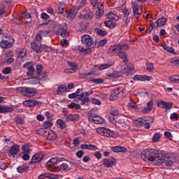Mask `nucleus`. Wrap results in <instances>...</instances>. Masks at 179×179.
<instances>
[{"mask_svg": "<svg viewBox=\"0 0 179 179\" xmlns=\"http://www.w3.org/2000/svg\"><path fill=\"white\" fill-rule=\"evenodd\" d=\"M126 67H124V71L127 73H131L132 71H134V64L127 62L124 63Z\"/></svg>", "mask_w": 179, "mask_h": 179, "instance_id": "obj_25", "label": "nucleus"}, {"mask_svg": "<svg viewBox=\"0 0 179 179\" xmlns=\"http://www.w3.org/2000/svg\"><path fill=\"white\" fill-rule=\"evenodd\" d=\"M120 48H121V44L115 45L112 46L109 49V51H110V52H119L120 51Z\"/></svg>", "mask_w": 179, "mask_h": 179, "instance_id": "obj_38", "label": "nucleus"}, {"mask_svg": "<svg viewBox=\"0 0 179 179\" xmlns=\"http://www.w3.org/2000/svg\"><path fill=\"white\" fill-rule=\"evenodd\" d=\"M103 4H98V10H96L95 15L96 19H100L103 16V13H104V10H103Z\"/></svg>", "mask_w": 179, "mask_h": 179, "instance_id": "obj_23", "label": "nucleus"}, {"mask_svg": "<svg viewBox=\"0 0 179 179\" xmlns=\"http://www.w3.org/2000/svg\"><path fill=\"white\" fill-rule=\"evenodd\" d=\"M162 159L164 160L163 163H165L167 167H171V166L173 164V157H171V155H170L169 153H166V152L164 151Z\"/></svg>", "mask_w": 179, "mask_h": 179, "instance_id": "obj_9", "label": "nucleus"}, {"mask_svg": "<svg viewBox=\"0 0 179 179\" xmlns=\"http://www.w3.org/2000/svg\"><path fill=\"white\" fill-rule=\"evenodd\" d=\"M22 153H30V148L27 145H23L22 147Z\"/></svg>", "mask_w": 179, "mask_h": 179, "instance_id": "obj_55", "label": "nucleus"}, {"mask_svg": "<svg viewBox=\"0 0 179 179\" xmlns=\"http://www.w3.org/2000/svg\"><path fill=\"white\" fill-rule=\"evenodd\" d=\"M89 117V121H91V122H93V124H103L104 122V120L103 117L94 114V115H90Z\"/></svg>", "mask_w": 179, "mask_h": 179, "instance_id": "obj_13", "label": "nucleus"}, {"mask_svg": "<svg viewBox=\"0 0 179 179\" xmlns=\"http://www.w3.org/2000/svg\"><path fill=\"white\" fill-rule=\"evenodd\" d=\"M62 171H66L69 169V162L62 159L60 166L58 167Z\"/></svg>", "mask_w": 179, "mask_h": 179, "instance_id": "obj_20", "label": "nucleus"}, {"mask_svg": "<svg viewBox=\"0 0 179 179\" xmlns=\"http://www.w3.org/2000/svg\"><path fill=\"white\" fill-rule=\"evenodd\" d=\"M43 67L41 64L36 65V72L38 76H40L41 72H43Z\"/></svg>", "mask_w": 179, "mask_h": 179, "instance_id": "obj_51", "label": "nucleus"}, {"mask_svg": "<svg viewBox=\"0 0 179 179\" xmlns=\"http://www.w3.org/2000/svg\"><path fill=\"white\" fill-rule=\"evenodd\" d=\"M170 118L172 121H178L179 115L177 113H173L171 114Z\"/></svg>", "mask_w": 179, "mask_h": 179, "instance_id": "obj_53", "label": "nucleus"}, {"mask_svg": "<svg viewBox=\"0 0 179 179\" xmlns=\"http://www.w3.org/2000/svg\"><path fill=\"white\" fill-rule=\"evenodd\" d=\"M173 107V102H165V108L166 110H170Z\"/></svg>", "mask_w": 179, "mask_h": 179, "instance_id": "obj_63", "label": "nucleus"}, {"mask_svg": "<svg viewBox=\"0 0 179 179\" xmlns=\"http://www.w3.org/2000/svg\"><path fill=\"white\" fill-rule=\"evenodd\" d=\"M92 82H93V83H104V80L103 78H96V79H92Z\"/></svg>", "mask_w": 179, "mask_h": 179, "instance_id": "obj_61", "label": "nucleus"}, {"mask_svg": "<svg viewBox=\"0 0 179 179\" xmlns=\"http://www.w3.org/2000/svg\"><path fill=\"white\" fill-rule=\"evenodd\" d=\"M66 90V86L64 87V85H62V86L59 87L57 88V94H62V93H64Z\"/></svg>", "mask_w": 179, "mask_h": 179, "instance_id": "obj_49", "label": "nucleus"}, {"mask_svg": "<svg viewBox=\"0 0 179 179\" xmlns=\"http://www.w3.org/2000/svg\"><path fill=\"white\" fill-rule=\"evenodd\" d=\"M131 8L133 9V15L136 17V19H139V16L142 15V9L138 8V3L135 2H131Z\"/></svg>", "mask_w": 179, "mask_h": 179, "instance_id": "obj_12", "label": "nucleus"}, {"mask_svg": "<svg viewBox=\"0 0 179 179\" xmlns=\"http://www.w3.org/2000/svg\"><path fill=\"white\" fill-rule=\"evenodd\" d=\"M40 101H24V106H26L27 107H34V106H37Z\"/></svg>", "mask_w": 179, "mask_h": 179, "instance_id": "obj_28", "label": "nucleus"}, {"mask_svg": "<svg viewBox=\"0 0 179 179\" xmlns=\"http://www.w3.org/2000/svg\"><path fill=\"white\" fill-rule=\"evenodd\" d=\"M62 160H64V158L58 159V157H52L45 164V167L49 171H55L54 167H55L58 163H61Z\"/></svg>", "mask_w": 179, "mask_h": 179, "instance_id": "obj_4", "label": "nucleus"}, {"mask_svg": "<svg viewBox=\"0 0 179 179\" xmlns=\"http://www.w3.org/2000/svg\"><path fill=\"white\" fill-rule=\"evenodd\" d=\"M144 123H145V120L142 118H138L136 120H134V124L136 127H143Z\"/></svg>", "mask_w": 179, "mask_h": 179, "instance_id": "obj_36", "label": "nucleus"}, {"mask_svg": "<svg viewBox=\"0 0 179 179\" xmlns=\"http://www.w3.org/2000/svg\"><path fill=\"white\" fill-rule=\"evenodd\" d=\"M112 152L115 153H118L120 152H127V148L122 146H113L111 147Z\"/></svg>", "mask_w": 179, "mask_h": 179, "instance_id": "obj_26", "label": "nucleus"}, {"mask_svg": "<svg viewBox=\"0 0 179 179\" xmlns=\"http://www.w3.org/2000/svg\"><path fill=\"white\" fill-rule=\"evenodd\" d=\"M160 139V134L156 133L152 136V142H157Z\"/></svg>", "mask_w": 179, "mask_h": 179, "instance_id": "obj_58", "label": "nucleus"}, {"mask_svg": "<svg viewBox=\"0 0 179 179\" xmlns=\"http://www.w3.org/2000/svg\"><path fill=\"white\" fill-rule=\"evenodd\" d=\"M103 166L106 167L110 168L113 167V166H115V163H117V160L115 159L114 157H112L111 159H103Z\"/></svg>", "mask_w": 179, "mask_h": 179, "instance_id": "obj_17", "label": "nucleus"}, {"mask_svg": "<svg viewBox=\"0 0 179 179\" xmlns=\"http://www.w3.org/2000/svg\"><path fill=\"white\" fill-rule=\"evenodd\" d=\"M109 121L111 122L115 127H116L117 121L115 120V116L110 115L109 116Z\"/></svg>", "mask_w": 179, "mask_h": 179, "instance_id": "obj_57", "label": "nucleus"}, {"mask_svg": "<svg viewBox=\"0 0 179 179\" xmlns=\"http://www.w3.org/2000/svg\"><path fill=\"white\" fill-rule=\"evenodd\" d=\"M78 8H72L68 13V17L73 19L75 16L78 14Z\"/></svg>", "mask_w": 179, "mask_h": 179, "instance_id": "obj_34", "label": "nucleus"}, {"mask_svg": "<svg viewBox=\"0 0 179 179\" xmlns=\"http://www.w3.org/2000/svg\"><path fill=\"white\" fill-rule=\"evenodd\" d=\"M50 30H41L38 31L36 34L35 38L36 41L42 42L43 41V37H47L48 34H50Z\"/></svg>", "mask_w": 179, "mask_h": 179, "instance_id": "obj_11", "label": "nucleus"}, {"mask_svg": "<svg viewBox=\"0 0 179 179\" xmlns=\"http://www.w3.org/2000/svg\"><path fill=\"white\" fill-rule=\"evenodd\" d=\"M105 24L106 27H109V29H114L115 27V23L112 20L106 21Z\"/></svg>", "mask_w": 179, "mask_h": 179, "instance_id": "obj_43", "label": "nucleus"}, {"mask_svg": "<svg viewBox=\"0 0 179 179\" xmlns=\"http://www.w3.org/2000/svg\"><path fill=\"white\" fill-rule=\"evenodd\" d=\"M164 155V151L156 150L155 149H146L141 152V159L144 162H153L155 166H160L163 164V155Z\"/></svg>", "mask_w": 179, "mask_h": 179, "instance_id": "obj_1", "label": "nucleus"}, {"mask_svg": "<svg viewBox=\"0 0 179 179\" xmlns=\"http://www.w3.org/2000/svg\"><path fill=\"white\" fill-rule=\"evenodd\" d=\"M67 107H69V108H71V109H73V108H76V110L80 109V105L75 102H71L70 104L67 106Z\"/></svg>", "mask_w": 179, "mask_h": 179, "instance_id": "obj_40", "label": "nucleus"}, {"mask_svg": "<svg viewBox=\"0 0 179 179\" xmlns=\"http://www.w3.org/2000/svg\"><path fill=\"white\" fill-rule=\"evenodd\" d=\"M57 124L59 125L61 129H65V128H66V123H65V122L61 119H58L57 120Z\"/></svg>", "mask_w": 179, "mask_h": 179, "instance_id": "obj_39", "label": "nucleus"}, {"mask_svg": "<svg viewBox=\"0 0 179 179\" xmlns=\"http://www.w3.org/2000/svg\"><path fill=\"white\" fill-rule=\"evenodd\" d=\"M81 43L85 44L86 47H94V41L90 35L85 34L84 36H81Z\"/></svg>", "mask_w": 179, "mask_h": 179, "instance_id": "obj_5", "label": "nucleus"}, {"mask_svg": "<svg viewBox=\"0 0 179 179\" xmlns=\"http://www.w3.org/2000/svg\"><path fill=\"white\" fill-rule=\"evenodd\" d=\"M129 49V45L124 43L123 45L120 44V51H127V50Z\"/></svg>", "mask_w": 179, "mask_h": 179, "instance_id": "obj_56", "label": "nucleus"}, {"mask_svg": "<svg viewBox=\"0 0 179 179\" xmlns=\"http://www.w3.org/2000/svg\"><path fill=\"white\" fill-rule=\"evenodd\" d=\"M156 24H151V26L152 27H159L160 26H164V24H166V23H167V18H166L165 17H162L161 18H159L156 22H155Z\"/></svg>", "mask_w": 179, "mask_h": 179, "instance_id": "obj_19", "label": "nucleus"}, {"mask_svg": "<svg viewBox=\"0 0 179 179\" xmlns=\"http://www.w3.org/2000/svg\"><path fill=\"white\" fill-rule=\"evenodd\" d=\"M106 75L108 78H112L113 79H117V78H120V72L115 71H107Z\"/></svg>", "mask_w": 179, "mask_h": 179, "instance_id": "obj_21", "label": "nucleus"}, {"mask_svg": "<svg viewBox=\"0 0 179 179\" xmlns=\"http://www.w3.org/2000/svg\"><path fill=\"white\" fill-rule=\"evenodd\" d=\"M94 31L98 36H107V31L100 28H95Z\"/></svg>", "mask_w": 179, "mask_h": 179, "instance_id": "obj_33", "label": "nucleus"}, {"mask_svg": "<svg viewBox=\"0 0 179 179\" xmlns=\"http://www.w3.org/2000/svg\"><path fill=\"white\" fill-rule=\"evenodd\" d=\"M119 57L122 60L123 64L128 62V55L125 52L120 51L118 52Z\"/></svg>", "mask_w": 179, "mask_h": 179, "instance_id": "obj_27", "label": "nucleus"}, {"mask_svg": "<svg viewBox=\"0 0 179 179\" xmlns=\"http://www.w3.org/2000/svg\"><path fill=\"white\" fill-rule=\"evenodd\" d=\"M43 159H44V153L38 152L32 156L29 164H37V163H40Z\"/></svg>", "mask_w": 179, "mask_h": 179, "instance_id": "obj_8", "label": "nucleus"}, {"mask_svg": "<svg viewBox=\"0 0 179 179\" xmlns=\"http://www.w3.org/2000/svg\"><path fill=\"white\" fill-rule=\"evenodd\" d=\"M106 17L110 20H118V16L111 11L107 14Z\"/></svg>", "mask_w": 179, "mask_h": 179, "instance_id": "obj_35", "label": "nucleus"}, {"mask_svg": "<svg viewBox=\"0 0 179 179\" xmlns=\"http://www.w3.org/2000/svg\"><path fill=\"white\" fill-rule=\"evenodd\" d=\"M41 17L43 20H48L50 19V15H48V14H47L46 13H42L41 14Z\"/></svg>", "mask_w": 179, "mask_h": 179, "instance_id": "obj_60", "label": "nucleus"}, {"mask_svg": "<svg viewBox=\"0 0 179 179\" xmlns=\"http://www.w3.org/2000/svg\"><path fill=\"white\" fill-rule=\"evenodd\" d=\"M5 39H2L0 41V47L4 50H8V48H12L13 44H15V39L10 36H5Z\"/></svg>", "mask_w": 179, "mask_h": 179, "instance_id": "obj_2", "label": "nucleus"}, {"mask_svg": "<svg viewBox=\"0 0 179 179\" xmlns=\"http://www.w3.org/2000/svg\"><path fill=\"white\" fill-rule=\"evenodd\" d=\"M41 50V52H43V51H45V52H50V51H52V48L47 45L42 44Z\"/></svg>", "mask_w": 179, "mask_h": 179, "instance_id": "obj_41", "label": "nucleus"}, {"mask_svg": "<svg viewBox=\"0 0 179 179\" xmlns=\"http://www.w3.org/2000/svg\"><path fill=\"white\" fill-rule=\"evenodd\" d=\"M24 68H27L28 69V71L27 72V75L28 76H34V72L36 70L34 69V67L33 66L30 65V62H27L23 65Z\"/></svg>", "mask_w": 179, "mask_h": 179, "instance_id": "obj_18", "label": "nucleus"}, {"mask_svg": "<svg viewBox=\"0 0 179 179\" xmlns=\"http://www.w3.org/2000/svg\"><path fill=\"white\" fill-rule=\"evenodd\" d=\"M107 44V39H102L99 41L98 47H104Z\"/></svg>", "mask_w": 179, "mask_h": 179, "instance_id": "obj_62", "label": "nucleus"}, {"mask_svg": "<svg viewBox=\"0 0 179 179\" xmlns=\"http://www.w3.org/2000/svg\"><path fill=\"white\" fill-rule=\"evenodd\" d=\"M58 34H60L62 37H68V34H66V29L64 28H60L57 31Z\"/></svg>", "mask_w": 179, "mask_h": 179, "instance_id": "obj_44", "label": "nucleus"}, {"mask_svg": "<svg viewBox=\"0 0 179 179\" xmlns=\"http://www.w3.org/2000/svg\"><path fill=\"white\" fill-rule=\"evenodd\" d=\"M42 42H38L36 41V38L34 42L31 43V48L35 52H37V54H41V47L43 44H41Z\"/></svg>", "mask_w": 179, "mask_h": 179, "instance_id": "obj_14", "label": "nucleus"}, {"mask_svg": "<svg viewBox=\"0 0 179 179\" xmlns=\"http://www.w3.org/2000/svg\"><path fill=\"white\" fill-rule=\"evenodd\" d=\"M67 64L71 69V73H75L76 72V69H78V64H76V63L72 62H67Z\"/></svg>", "mask_w": 179, "mask_h": 179, "instance_id": "obj_30", "label": "nucleus"}, {"mask_svg": "<svg viewBox=\"0 0 179 179\" xmlns=\"http://www.w3.org/2000/svg\"><path fill=\"white\" fill-rule=\"evenodd\" d=\"M120 12L124 14L126 19H128V17L129 16V10L125 7V5H122L120 7Z\"/></svg>", "mask_w": 179, "mask_h": 179, "instance_id": "obj_31", "label": "nucleus"}, {"mask_svg": "<svg viewBox=\"0 0 179 179\" xmlns=\"http://www.w3.org/2000/svg\"><path fill=\"white\" fill-rule=\"evenodd\" d=\"M91 75H96V73H94L93 71L81 73L80 74V78H81V79H87V78H89V76H91Z\"/></svg>", "mask_w": 179, "mask_h": 179, "instance_id": "obj_42", "label": "nucleus"}, {"mask_svg": "<svg viewBox=\"0 0 179 179\" xmlns=\"http://www.w3.org/2000/svg\"><path fill=\"white\" fill-rule=\"evenodd\" d=\"M93 16H94L93 12L89 11L86 15H83V17L85 20H90V19H93Z\"/></svg>", "mask_w": 179, "mask_h": 179, "instance_id": "obj_45", "label": "nucleus"}, {"mask_svg": "<svg viewBox=\"0 0 179 179\" xmlns=\"http://www.w3.org/2000/svg\"><path fill=\"white\" fill-rule=\"evenodd\" d=\"M124 90H125L122 87H117L115 89L112 90L110 91V96L109 99L111 101H114V100L117 99V96H118L120 93H124Z\"/></svg>", "mask_w": 179, "mask_h": 179, "instance_id": "obj_6", "label": "nucleus"}, {"mask_svg": "<svg viewBox=\"0 0 179 179\" xmlns=\"http://www.w3.org/2000/svg\"><path fill=\"white\" fill-rule=\"evenodd\" d=\"M20 147L19 145L15 144L10 148V154L11 156H15V155H17V152H19Z\"/></svg>", "mask_w": 179, "mask_h": 179, "instance_id": "obj_22", "label": "nucleus"}, {"mask_svg": "<svg viewBox=\"0 0 179 179\" xmlns=\"http://www.w3.org/2000/svg\"><path fill=\"white\" fill-rule=\"evenodd\" d=\"M56 12L59 15H64V12H65V4L60 3L56 9Z\"/></svg>", "mask_w": 179, "mask_h": 179, "instance_id": "obj_29", "label": "nucleus"}, {"mask_svg": "<svg viewBox=\"0 0 179 179\" xmlns=\"http://www.w3.org/2000/svg\"><path fill=\"white\" fill-rule=\"evenodd\" d=\"M80 120V115L79 114H69L66 117V122H76Z\"/></svg>", "mask_w": 179, "mask_h": 179, "instance_id": "obj_16", "label": "nucleus"}, {"mask_svg": "<svg viewBox=\"0 0 179 179\" xmlns=\"http://www.w3.org/2000/svg\"><path fill=\"white\" fill-rule=\"evenodd\" d=\"M115 127L120 129V131H127L129 129V124H128L125 120L121 118L117 120Z\"/></svg>", "mask_w": 179, "mask_h": 179, "instance_id": "obj_7", "label": "nucleus"}, {"mask_svg": "<svg viewBox=\"0 0 179 179\" xmlns=\"http://www.w3.org/2000/svg\"><path fill=\"white\" fill-rule=\"evenodd\" d=\"M26 57V50H21L17 55L18 58H24Z\"/></svg>", "mask_w": 179, "mask_h": 179, "instance_id": "obj_54", "label": "nucleus"}, {"mask_svg": "<svg viewBox=\"0 0 179 179\" xmlns=\"http://www.w3.org/2000/svg\"><path fill=\"white\" fill-rule=\"evenodd\" d=\"M154 68H155V65H153V63L147 64V69L149 72H152Z\"/></svg>", "mask_w": 179, "mask_h": 179, "instance_id": "obj_59", "label": "nucleus"}, {"mask_svg": "<svg viewBox=\"0 0 179 179\" xmlns=\"http://www.w3.org/2000/svg\"><path fill=\"white\" fill-rule=\"evenodd\" d=\"M134 80H150V77L146 75H136L133 77Z\"/></svg>", "mask_w": 179, "mask_h": 179, "instance_id": "obj_24", "label": "nucleus"}, {"mask_svg": "<svg viewBox=\"0 0 179 179\" xmlns=\"http://www.w3.org/2000/svg\"><path fill=\"white\" fill-rule=\"evenodd\" d=\"M96 131L97 134L103 136H113V131L106 127H98Z\"/></svg>", "mask_w": 179, "mask_h": 179, "instance_id": "obj_10", "label": "nucleus"}, {"mask_svg": "<svg viewBox=\"0 0 179 179\" xmlns=\"http://www.w3.org/2000/svg\"><path fill=\"white\" fill-rule=\"evenodd\" d=\"M46 138L48 141H55L57 139V134L52 130Z\"/></svg>", "mask_w": 179, "mask_h": 179, "instance_id": "obj_37", "label": "nucleus"}, {"mask_svg": "<svg viewBox=\"0 0 179 179\" xmlns=\"http://www.w3.org/2000/svg\"><path fill=\"white\" fill-rule=\"evenodd\" d=\"M52 120H48L44 122L43 126L44 128H47L48 129H50L52 127V122H51Z\"/></svg>", "mask_w": 179, "mask_h": 179, "instance_id": "obj_52", "label": "nucleus"}, {"mask_svg": "<svg viewBox=\"0 0 179 179\" xmlns=\"http://www.w3.org/2000/svg\"><path fill=\"white\" fill-rule=\"evenodd\" d=\"M51 131L52 130L50 129L45 128V129H42L41 130V132L42 135H44V136H45L47 138L48 136V135H50V133L52 132Z\"/></svg>", "mask_w": 179, "mask_h": 179, "instance_id": "obj_46", "label": "nucleus"}, {"mask_svg": "<svg viewBox=\"0 0 179 179\" xmlns=\"http://www.w3.org/2000/svg\"><path fill=\"white\" fill-rule=\"evenodd\" d=\"M164 50L167 51L168 52H171V54H174V48L170 46H167V45H164L163 46Z\"/></svg>", "mask_w": 179, "mask_h": 179, "instance_id": "obj_50", "label": "nucleus"}, {"mask_svg": "<svg viewBox=\"0 0 179 179\" xmlns=\"http://www.w3.org/2000/svg\"><path fill=\"white\" fill-rule=\"evenodd\" d=\"M113 65H114L113 62H110L108 63L101 64L99 66V71H104V69H107L108 68H110V66H113Z\"/></svg>", "mask_w": 179, "mask_h": 179, "instance_id": "obj_32", "label": "nucleus"}, {"mask_svg": "<svg viewBox=\"0 0 179 179\" xmlns=\"http://www.w3.org/2000/svg\"><path fill=\"white\" fill-rule=\"evenodd\" d=\"M17 171L20 173H24L26 171H27V170H29V167L24 166V165H22L21 166H19L17 169Z\"/></svg>", "mask_w": 179, "mask_h": 179, "instance_id": "obj_47", "label": "nucleus"}, {"mask_svg": "<svg viewBox=\"0 0 179 179\" xmlns=\"http://www.w3.org/2000/svg\"><path fill=\"white\" fill-rule=\"evenodd\" d=\"M45 178H50V179L62 178V175H55L54 173H42L38 178V179H45Z\"/></svg>", "mask_w": 179, "mask_h": 179, "instance_id": "obj_15", "label": "nucleus"}, {"mask_svg": "<svg viewBox=\"0 0 179 179\" xmlns=\"http://www.w3.org/2000/svg\"><path fill=\"white\" fill-rule=\"evenodd\" d=\"M16 90L22 93L23 96H26V97H33V96H36V94H37V91H36V89L31 87H17Z\"/></svg>", "mask_w": 179, "mask_h": 179, "instance_id": "obj_3", "label": "nucleus"}, {"mask_svg": "<svg viewBox=\"0 0 179 179\" xmlns=\"http://www.w3.org/2000/svg\"><path fill=\"white\" fill-rule=\"evenodd\" d=\"M87 150H97V146L90 144L88 145Z\"/></svg>", "mask_w": 179, "mask_h": 179, "instance_id": "obj_64", "label": "nucleus"}, {"mask_svg": "<svg viewBox=\"0 0 179 179\" xmlns=\"http://www.w3.org/2000/svg\"><path fill=\"white\" fill-rule=\"evenodd\" d=\"M169 80L172 83H179V76H173L169 77Z\"/></svg>", "mask_w": 179, "mask_h": 179, "instance_id": "obj_48", "label": "nucleus"}]
</instances>
